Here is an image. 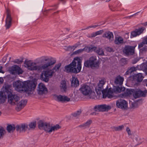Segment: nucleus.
Masks as SVG:
<instances>
[{
    "mask_svg": "<svg viewBox=\"0 0 147 147\" xmlns=\"http://www.w3.org/2000/svg\"><path fill=\"white\" fill-rule=\"evenodd\" d=\"M55 63L56 61L52 57L44 56L36 59L34 61L29 60L26 61L24 66L30 71L41 72L40 79L47 82L49 78L53 76L54 71L58 70L60 67L61 64L59 63L56 65L53 69H49Z\"/></svg>",
    "mask_w": 147,
    "mask_h": 147,
    "instance_id": "1",
    "label": "nucleus"
},
{
    "mask_svg": "<svg viewBox=\"0 0 147 147\" xmlns=\"http://www.w3.org/2000/svg\"><path fill=\"white\" fill-rule=\"evenodd\" d=\"M81 61L79 57H75L73 61L69 65L65 66V71L67 72L77 73L81 69Z\"/></svg>",
    "mask_w": 147,
    "mask_h": 147,
    "instance_id": "2",
    "label": "nucleus"
},
{
    "mask_svg": "<svg viewBox=\"0 0 147 147\" xmlns=\"http://www.w3.org/2000/svg\"><path fill=\"white\" fill-rule=\"evenodd\" d=\"M38 125L40 129L43 128L46 133L49 134L61 128V126L58 124L54 125L41 121H39Z\"/></svg>",
    "mask_w": 147,
    "mask_h": 147,
    "instance_id": "3",
    "label": "nucleus"
},
{
    "mask_svg": "<svg viewBox=\"0 0 147 147\" xmlns=\"http://www.w3.org/2000/svg\"><path fill=\"white\" fill-rule=\"evenodd\" d=\"M99 65V61L97 59L96 56L94 55L91 56L88 60L85 61L84 63L85 67L92 68H98Z\"/></svg>",
    "mask_w": 147,
    "mask_h": 147,
    "instance_id": "4",
    "label": "nucleus"
},
{
    "mask_svg": "<svg viewBox=\"0 0 147 147\" xmlns=\"http://www.w3.org/2000/svg\"><path fill=\"white\" fill-rule=\"evenodd\" d=\"M36 87L34 83L32 81H27L24 82V91L28 94H31L32 91Z\"/></svg>",
    "mask_w": 147,
    "mask_h": 147,
    "instance_id": "5",
    "label": "nucleus"
},
{
    "mask_svg": "<svg viewBox=\"0 0 147 147\" xmlns=\"http://www.w3.org/2000/svg\"><path fill=\"white\" fill-rule=\"evenodd\" d=\"M111 108V107L109 105L103 104L95 106L94 107V110L96 112H105L107 111Z\"/></svg>",
    "mask_w": 147,
    "mask_h": 147,
    "instance_id": "6",
    "label": "nucleus"
},
{
    "mask_svg": "<svg viewBox=\"0 0 147 147\" xmlns=\"http://www.w3.org/2000/svg\"><path fill=\"white\" fill-rule=\"evenodd\" d=\"M79 90L83 95L86 96H90L93 93L90 87L85 84L82 86Z\"/></svg>",
    "mask_w": 147,
    "mask_h": 147,
    "instance_id": "7",
    "label": "nucleus"
},
{
    "mask_svg": "<svg viewBox=\"0 0 147 147\" xmlns=\"http://www.w3.org/2000/svg\"><path fill=\"white\" fill-rule=\"evenodd\" d=\"M6 17L5 21V26L6 30L9 29L12 25V18L11 17L10 11L7 9L6 11Z\"/></svg>",
    "mask_w": 147,
    "mask_h": 147,
    "instance_id": "8",
    "label": "nucleus"
},
{
    "mask_svg": "<svg viewBox=\"0 0 147 147\" xmlns=\"http://www.w3.org/2000/svg\"><path fill=\"white\" fill-rule=\"evenodd\" d=\"M8 102L10 104L14 105L20 100V97L17 95L10 94L8 95Z\"/></svg>",
    "mask_w": 147,
    "mask_h": 147,
    "instance_id": "9",
    "label": "nucleus"
},
{
    "mask_svg": "<svg viewBox=\"0 0 147 147\" xmlns=\"http://www.w3.org/2000/svg\"><path fill=\"white\" fill-rule=\"evenodd\" d=\"M127 102L123 99H119L116 102V105L117 108L122 109H126L127 108Z\"/></svg>",
    "mask_w": 147,
    "mask_h": 147,
    "instance_id": "10",
    "label": "nucleus"
},
{
    "mask_svg": "<svg viewBox=\"0 0 147 147\" xmlns=\"http://www.w3.org/2000/svg\"><path fill=\"white\" fill-rule=\"evenodd\" d=\"M53 97L55 100L63 102H66L71 100L69 98L65 95H55Z\"/></svg>",
    "mask_w": 147,
    "mask_h": 147,
    "instance_id": "11",
    "label": "nucleus"
},
{
    "mask_svg": "<svg viewBox=\"0 0 147 147\" xmlns=\"http://www.w3.org/2000/svg\"><path fill=\"white\" fill-rule=\"evenodd\" d=\"M38 94L42 95L47 93L48 90L45 85L42 83H40L38 85L37 90Z\"/></svg>",
    "mask_w": 147,
    "mask_h": 147,
    "instance_id": "12",
    "label": "nucleus"
},
{
    "mask_svg": "<svg viewBox=\"0 0 147 147\" xmlns=\"http://www.w3.org/2000/svg\"><path fill=\"white\" fill-rule=\"evenodd\" d=\"M9 71L11 74H22L23 71L18 66L14 65L9 68Z\"/></svg>",
    "mask_w": 147,
    "mask_h": 147,
    "instance_id": "13",
    "label": "nucleus"
},
{
    "mask_svg": "<svg viewBox=\"0 0 147 147\" xmlns=\"http://www.w3.org/2000/svg\"><path fill=\"white\" fill-rule=\"evenodd\" d=\"M106 82V80L105 79H101L99 80L98 85L95 88L97 94H101V91L103 90V86Z\"/></svg>",
    "mask_w": 147,
    "mask_h": 147,
    "instance_id": "14",
    "label": "nucleus"
},
{
    "mask_svg": "<svg viewBox=\"0 0 147 147\" xmlns=\"http://www.w3.org/2000/svg\"><path fill=\"white\" fill-rule=\"evenodd\" d=\"M24 82L18 80L13 82V86L16 90L18 91H24Z\"/></svg>",
    "mask_w": 147,
    "mask_h": 147,
    "instance_id": "15",
    "label": "nucleus"
},
{
    "mask_svg": "<svg viewBox=\"0 0 147 147\" xmlns=\"http://www.w3.org/2000/svg\"><path fill=\"white\" fill-rule=\"evenodd\" d=\"M135 46L132 47L130 46H125L123 50V52L127 55H133L134 53Z\"/></svg>",
    "mask_w": 147,
    "mask_h": 147,
    "instance_id": "16",
    "label": "nucleus"
},
{
    "mask_svg": "<svg viewBox=\"0 0 147 147\" xmlns=\"http://www.w3.org/2000/svg\"><path fill=\"white\" fill-rule=\"evenodd\" d=\"M28 125L26 123H22L18 125L15 127V129L20 133L25 132L27 129Z\"/></svg>",
    "mask_w": 147,
    "mask_h": 147,
    "instance_id": "17",
    "label": "nucleus"
},
{
    "mask_svg": "<svg viewBox=\"0 0 147 147\" xmlns=\"http://www.w3.org/2000/svg\"><path fill=\"white\" fill-rule=\"evenodd\" d=\"M146 93H147V90L142 91L137 89L135 90V93L134 94V96L136 98L141 96L145 97Z\"/></svg>",
    "mask_w": 147,
    "mask_h": 147,
    "instance_id": "18",
    "label": "nucleus"
},
{
    "mask_svg": "<svg viewBox=\"0 0 147 147\" xmlns=\"http://www.w3.org/2000/svg\"><path fill=\"white\" fill-rule=\"evenodd\" d=\"M101 92L103 94V98H105L107 97L109 98H111L114 96L113 94V93L112 92V90L111 89H109L108 92H106L105 90H103L101 91Z\"/></svg>",
    "mask_w": 147,
    "mask_h": 147,
    "instance_id": "19",
    "label": "nucleus"
},
{
    "mask_svg": "<svg viewBox=\"0 0 147 147\" xmlns=\"http://www.w3.org/2000/svg\"><path fill=\"white\" fill-rule=\"evenodd\" d=\"M27 103L26 100H22L17 103L16 107V110L19 111L22 109L26 105Z\"/></svg>",
    "mask_w": 147,
    "mask_h": 147,
    "instance_id": "20",
    "label": "nucleus"
},
{
    "mask_svg": "<svg viewBox=\"0 0 147 147\" xmlns=\"http://www.w3.org/2000/svg\"><path fill=\"white\" fill-rule=\"evenodd\" d=\"M102 37L108 39L111 42L114 40V36L112 32L110 31H107L105 32L102 35Z\"/></svg>",
    "mask_w": 147,
    "mask_h": 147,
    "instance_id": "21",
    "label": "nucleus"
},
{
    "mask_svg": "<svg viewBox=\"0 0 147 147\" xmlns=\"http://www.w3.org/2000/svg\"><path fill=\"white\" fill-rule=\"evenodd\" d=\"M144 30L143 28H139L135 30L134 31L131 33V37H135L142 33Z\"/></svg>",
    "mask_w": 147,
    "mask_h": 147,
    "instance_id": "22",
    "label": "nucleus"
},
{
    "mask_svg": "<svg viewBox=\"0 0 147 147\" xmlns=\"http://www.w3.org/2000/svg\"><path fill=\"white\" fill-rule=\"evenodd\" d=\"M92 123V121L91 120H89L85 123L81 124L78 126V127L82 129H85L89 128Z\"/></svg>",
    "mask_w": 147,
    "mask_h": 147,
    "instance_id": "23",
    "label": "nucleus"
},
{
    "mask_svg": "<svg viewBox=\"0 0 147 147\" xmlns=\"http://www.w3.org/2000/svg\"><path fill=\"white\" fill-rule=\"evenodd\" d=\"M59 89L62 92H66L67 90V87L66 82L63 80L60 82L59 86Z\"/></svg>",
    "mask_w": 147,
    "mask_h": 147,
    "instance_id": "24",
    "label": "nucleus"
},
{
    "mask_svg": "<svg viewBox=\"0 0 147 147\" xmlns=\"http://www.w3.org/2000/svg\"><path fill=\"white\" fill-rule=\"evenodd\" d=\"M135 90L133 89H127L123 94H121L120 96L123 97L125 96H128L135 93Z\"/></svg>",
    "mask_w": 147,
    "mask_h": 147,
    "instance_id": "25",
    "label": "nucleus"
},
{
    "mask_svg": "<svg viewBox=\"0 0 147 147\" xmlns=\"http://www.w3.org/2000/svg\"><path fill=\"white\" fill-rule=\"evenodd\" d=\"M90 49L94 51L99 55H104V51L101 48L94 47L91 48Z\"/></svg>",
    "mask_w": 147,
    "mask_h": 147,
    "instance_id": "26",
    "label": "nucleus"
},
{
    "mask_svg": "<svg viewBox=\"0 0 147 147\" xmlns=\"http://www.w3.org/2000/svg\"><path fill=\"white\" fill-rule=\"evenodd\" d=\"M124 80V78L120 76L116 77L115 80V83L117 85H121Z\"/></svg>",
    "mask_w": 147,
    "mask_h": 147,
    "instance_id": "27",
    "label": "nucleus"
},
{
    "mask_svg": "<svg viewBox=\"0 0 147 147\" xmlns=\"http://www.w3.org/2000/svg\"><path fill=\"white\" fill-rule=\"evenodd\" d=\"M131 138L134 142H136L139 144L143 142V138L136 135H134Z\"/></svg>",
    "mask_w": 147,
    "mask_h": 147,
    "instance_id": "28",
    "label": "nucleus"
},
{
    "mask_svg": "<svg viewBox=\"0 0 147 147\" xmlns=\"http://www.w3.org/2000/svg\"><path fill=\"white\" fill-rule=\"evenodd\" d=\"M79 85V82L77 78L73 76L72 80L71 82V86L73 87H76Z\"/></svg>",
    "mask_w": 147,
    "mask_h": 147,
    "instance_id": "29",
    "label": "nucleus"
},
{
    "mask_svg": "<svg viewBox=\"0 0 147 147\" xmlns=\"http://www.w3.org/2000/svg\"><path fill=\"white\" fill-rule=\"evenodd\" d=\"M123 39L121 36L117 37L115 38L114 42L116 44L119 45L123 43Z\"/></svg>",
    "mask_w": 147,
    "mask_h": 147,
    "instance_id": "30",
    "label": "nucleus"
},
{
    "mask_svg": "<svg viewBox=\"0 0 147 147\" xmlns=\"http://www.w3.org/2000/svg\"><path fill=\"white\" fill-rule=\"evenodd\" d=\"M7 99V96L4 93L0 92V104L4 103Z\"/></svg>",
    "mask_w": 147,
    "mask_h": 147,
    "instance_id": "31",
    "label": "nucleus"
},
{
    "mask_svg": "<svg viewBox=\"0 0 147 147\" xmlns=\"http://www.w3.org/2000/svg\"><path fill=\"white\" fill-rule=\"evenodd\" d=\"M90 49V48H88V47H85L84 49H78L74 52V54H77L81 53L83 52L84 51H87V50L88 49Z\"/></svg>",
    "mask_w": 147,
    "mask_h": 147,
    "instance_id": "32",
    "label": "nucleus"
},
{
    "mask_svg": "<svg viewBox=\"0 0 147 147\" xmlns=\"http://www.w3.org/2000/svg\"><path fill=\"white\" fill-rule=\"evenodd\" d=\"M15 127L14 125H8L7 127V129L9 132H13L15 129Z\"/></svg>",
    "mask_w": 147,
    "mask_h": 147,
    "instance_id": "33",
    "label": "nucleus"
},
{
    "mask_svg": "<svg viewBox=\"0 0 147 147\" xmlns=\"http://www.w3.org/2000/svg\"><path fill=\"white\" fill-rule=\"evenodd\" d=\"M112 90V92L113 93V94L114 96V93H117L120 92L121 91V89L118 86L115 87L113 89L111 88Z\"/></svg>",
    "mask_w": 147,
    "mask_h": 147,
    "instance_id": "34",
    "label": "nucleus"
},
{
    "mask_svg": "<svg viewBox=\"0 0 147 147\" xmlns=\"http://www.w3.org/2000/svg\"><path fill=\"white\" fill-rule=\"evenodd\" d=\"M137 80L138 82H141L143 80L144 77L141 73L138 74L136 76Z\"/></svg>",
    "mask_w": 147,
    "mask_h": 147,
    "instance_id": "35",
    "label": "nucleus"
},
{
    "mask_svg": "<svg viewBox=\"0 0 147 147\" xmlns=\"http://www.w3.org/2000/svg\"><path fill=\"white\" fill-rule=\"evenodd\" d=\"M124 126L121 125L117 127H113L114 130L116 131H120L122 130L124 128Z\"/></svg>",
    "mask_w": 147,
    "mask_h": 147,
    "instance_id": "36",
    "label": "nucleus"
},
{
    "mask_svg": "<svg viewBox=\"0 0 147 147\" xmlns=\"http://www.w3.org/2000/svg\"><path fill=\"white\" fill-rule=\"evenodd\" d=\"M5 133V131L3 128L0 127V139L2 138Z\"/></svg>",
    "mask_w": 147,
    "mask_h": 147,
    "instance_id": "37",
    "label": "nucleus"
},
{
    "mask_svg": "<svg viewBox=\"0 0 147 147\" xmlns=\"http://www.w3.org/2000/svg\"><path fill=\"white\" fill-rule=\"evenodd\" d=\"M82 111L81 110H78L73 114L72 115L74 117H77L81 114Z\"/></svg>",
    "mask_w": 147,
    "mask_h": 147,
    "instance_id": "38",
    "label": "nucleus"
},
{
    "mask_svg": "<svg viewBox=\"0 0 147 147\" xmlns=\"http://www.w3.org/2000/svg\"><path fill=\"white\" fill-rule=\"evenodd\" d=\"M36 123L35 122L31 123L29 125V126L30 129H34L36 126Z\"/></svg>",
    "mask_w": 147,
    "mask_h": 147,
    "instance_id": "39",
    "label": "nucleus"
},
{
    "mask_svg": "<svg viewBox=\"0 0 147 147\" xmlns=\"http://www.w3.org/2000/svg\"><path fill=\"white\" fill-rule=\"evenodd\" d=\"M137 68L136 67H131L129 69L130 71V73H131L132 72L136 71Z\"/></svg>",
    "mask_w": 147,
    "mask_h": 147,
    "instance_id": "40",
    "label": "nucleus"
},
{
    "mask_svg": "<svg viewBox=\"0 0 147 147\" xmlns=\"http://www.w3.org/2000/svg\"><path fill=\"white\" fill-rule=\"evenodd\" d=\"M145 44H146V43H145V42H144V41L143 40L142 42L139 44L138 48H140L142 47Z\"/></svg>",
    "mask_w": 147,
    "mask_h": 147,
    "instance_id": "41",
    "label": "nucleus"
},
{
    "mask_svg": "<svg viewBox=\"0 0 147 147\" xmlns=\"http://www.w3.org/2000/svg\"><path fill=\"white\" fill-rule=\"evenodd\" d=\"M106 50L109 52H113V49L112 48L109 47H107L106 48Z\"/></svg>",
    "mask_w": 147,
    "mask_h": 147,
    "instance_id": "42",
    "label": "nucleus"
},
{
    "mask_svg": "<svg viewBox=\"0 0 147 147\" xmlns=\"http://www.w3.org/2000/svg\"><path fill=\"white\" fill-rule=\"evenodd\" d=\"M5 92H9V90H10L9 86L8 85H5Z\"/></svg>",
    "mask_w": 147,
    "mask_h": 147,
    "instance_id": "43",
    "label": "nucleus"
},
{
    "mask_svg": "<svg viewBox=\"0 0 147 147\" xmlns=\"http://www.w3.org/2000/svg\"><path fill=\"white\" fill-rule=\"evenodd\" d=\"M126 131H127L128 135H131V131L130 129L128 127H127L126 128Z\"/></svg>",
    "mask_w": 147,
    "mask_h": 147,
    "instance_id": "44",
    "label": "nucleus"
},
{
    "mask_svg": "<svg viewBox=\"0 0 147 147\" xmlns=\"http://www.w3.org/2000/svg\"><path fill=\"white\" fill-rule=\"evenodd\" d=\"M22 61L21 60H20L18 59H17L15 60L14 62L16 63H17L18 64H20L22 62Z\"/></svg>",
    "mask_w": 147,
    "mask_h": 147,
    "instance_id": "45",
    "label": "nucleus"
},
{
    "mask_svg": "<svg viewBox=\"0 0 147 147\" xmlns=\"http://www.w3.org/2000/svg\"><path fill=\"white\" fill-rule=\"evenodd\" d=\"M103 32V31L102 30H100L99 31H98L96 32V36L98 35H100L102 34Z\"/></svg>",
    "mask_w": 147,
    "mask_h": 147,
    "instance_id": "46",
    "label": "nucleus"
},
{
    "mask_svg": "<svg viewBox=\"0 0 147 147\" xmlns=\"http://www.w3.org/2000/svg\"><path fill=\"white\" fill-rule=\"evenodd\" d=\"M139 12H137L136 13H135V14H134L133 15H132L131 16H127V17H126L125 18H128V19H130L132 17H133V16H136V15L137 13H138Z\"/></svg>",
    "mask_w": 147,
    "mask_h": 147,
    "instance_id": "47",
    "label": "nucleus"
},
{
    "mask_svg": "<svg viewBox=\"0 0 147 147\" xmlns=\"http://www.w3.org/2000/svg\"><path fill=\"white\" fill-rule=\"evenodd\" d=\"M136 104L134 103V104H132V107H130V108L131 109H135L136 108H137L138 107H135V105H136Z\"/></svg>",
    "mask_w": 147,
    "mask_h": 147,
    "instance_id": "48",
    "label": "nucleus"
},
{
    "mask_svg": "<svg viewBox=\"0 0 147 147\" xmlns=\"http://www.w3.org/2000/svg\"><path fill=\"white\" fill-rule=\"evenodd\" d=\"M139 59L138 58H136L135 59L132 61V63L134 64L136 63L138 60Z\"/></svg>",
    "mask_w": 147,
    "mask_h": 147,
    "instance_id": "49",
    "label": "nucleus"
},
{
    "mask_svg": "<svg viewBox=\"0 0 147 147\" xmlns=\"http://www.w3.org/2000/svg\"><path fill=\"white\" fill-rule=\"evenodd\" d=\"M143 40L145 42V43H146V44H147V37H144Z\"/></svg>",
    "mask_w": 147,
    "mask_h": 147,
    "instance_id": "50",
    "label": "nucleus"
},
{
    "mask_svg": "<svg viewBox=\"0 0 147 147\" xmlns=\"http://www.w3.org/2000/svg\"><path fill=\"white\" fill-rule=\"evenodd\" d=\"M96 36V32L93 33L91 34V36L92 37H94Z\"/></svg>",
    "mask_w": 147,
    "mask_h": 147,
    "instance_id": "51",
    "label": "nucleus"
},
{
    "mask_svg": "<svg viewBox=\"0 0 147 147\" xmlns=\"http://www.w3.org/2000/svg\"><path fill=\"white\" fill-rule=\"evenodd\" d=\"M7 59V57H5L3 58V62L4 63H5Z\"/></svg>",
    "mask_w": 147,
    "mask_h": 147,
    "instance_id": "52",
    "label": "nucleus"
},
{
    "mask_svg": "<svg viewBox=\"0 0 147 147\" xmlns=\"http://www.w3.org/2000/svg\"><path fill=\"white\" fill-rule=\"evenodd\" d=\"M3 81V80L2 78H0V84H2Z\"/></svg>",
    "mask_w": 147,
    "mask_h": 147,
    "instance_id": "53",
    "label": "nucleus"
},
{
    "mask_svg": "<svg viewBox=\"0 0 147 147\" xmlns=\"http://www.w3.org/2000/svg\"><path fill=\"white\" fill-rule=\"evenodd\" d=\"M3 68V67L2 66H0V72L2 73H4V72L2 70V69Z\"/></svg>",
    "mask_w": 147,
    "mask_h": 147,
    "instance_id": "54",
    "label": "nucleus"
},
{
    "mask_svg": "<svg viewBox=\"0 0 147 147\" xmlns=\"http://www.w3.org/2000/svg\"><path fill=\"white\" fill-rule=\"evenodd\" d=\"M129 73H130V71H129V69L126 72L125 74L126 75L128 74Z\"/></svg>",
    "mask_w": 147,
    "mask_h": 147,
    "instance_id": "55",
    "label": "nucleus"
},
{
    "mask_svg": "<svg viewBox=\"0 0 147 147\" xmlns=\"http://www.w3.org/2000/svg\"><path fill=\"white\" fill-rule=\"evenodd\" d=\"M97 26H98V25H95L92 26L90 27L91 28V27L95 28V27H97Z\"/></svg>",
    "mask_w": 147,
    "mask_h": 147,
    "instance_id": "56",
    "label": "nucleus"
},
{
    "mask_svg": "<svg viewBox=\"0 0 147 147\" xmlns=\"http://www.w3.org/2000/svg\"><path fill=\"white\" fill-rule=\"evenodd\" d=\"M145 25L147 26V22L145 23Z\"/></svg>",
    "mask_w": 147,
    "mask_h": 147,
    "instance_id": "57",
    "label": "nucleus"
},
{
    "mask_svg": "<svg viewBox=\"0 0 147 147\" xmlns=\"http://www.w3.org/2000/svg\"><path fill=\"white\" fill-rule=\"evenodd\" d=\"M111 0H106V2H108L110 1Z\"/></svg>",
    "mask_w": 147,
    "mask_h": 147,
    "instance_id": "58",
    "label": "nucleus"
},
{
    "mask_svg": "<svg viewBox=\"0 0 147 147\" xmlns=\"http://www.w3.org/2000/svg\"><path fill=\"white\" fill-rule=\"evenodd\" d=\"M50 10H46V11H45V12H47V11H49Z\"/></svg>",
    "mask_w": 147,
    "mask_h": 147,
    "instance_id": "59",
    "label": "nucleus"
},
{
    "mask_svg": "<svg viewBox=\"0 0 147 147\" xmlns=\"http://www.w3.org/2000/svg\"><path fill=\"white\" fill-rule=\"evenodd\" d=\"M61 1H62V2H64L65 1V0H60Z\"/></svg>",
    "mask_w": 147,
    "mask_h": 147,
    "instance_id": "60",
    "label": "nucleus"
},
{
    "mask_svg": "<svg viewBox=\"0 0 147 147\" xmlns=\"http://www.w3.org/2000/svg\"><path fill=\"white\" fill-rule=\"evenodd\" d=\"M2 114V112L1 111H0V116Z\"/></svg>",
    "mask_w": 147,
    "mask_h": 147,
    "instance_id": "61",
    "label": "nucleus"
},
{
    "mask_svg": "<svg viewBox=\"0 0 147 147\" xmlns=\"http://www.w3.org/2000/svg\"><path fill=\"white\" fill-rule=\"evenodd\" d=\"M77 46H78V45H76L75 47L76 48Z\"/></svg>",
    "mask_w": 147,
    "mask_h": 147,
    "instance_id": "62",
    "label": "nucleus"
},
{
    "mask_svg": "<svg viewBox=\"0 0 147 147\" xmlns=\"http://www.w3.org/2000/svg\"><path fill=\"white\" fill-rule=\"evenodd\" d=\"M146 74H147V69L146 70Z\"/></svg>",
    "mask_w": 147,
    "mask_h": 147,
    "instance_id": "63",
    "label": "nucleus"
},
{
    "mask_svg": "<svg viewBox=\"0 0 147 147\" xmlns=\"http://www.w3.org/2000/svg\"><path fill=\"white\" fill-rule=\"evenodd\" d=\"M58 12H59L58 11H57V12H56V13H58ZM55 13H56V12H55Z\"/></svg>",
    "mask_w": 147,
    "mask_h": 147,
    "instance_id": "64",
    "label": "nucleus"
}]
</instances>
